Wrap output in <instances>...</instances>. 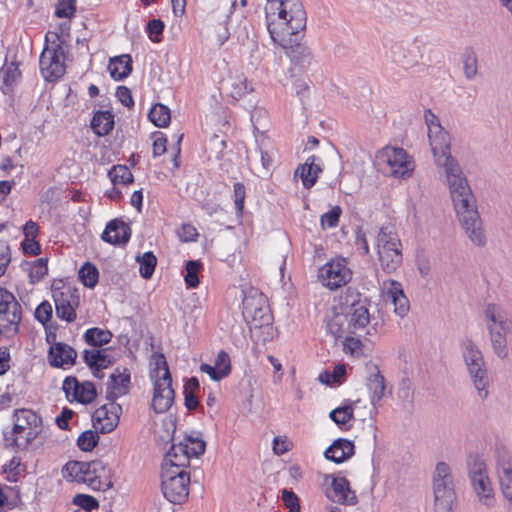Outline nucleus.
Returning a JSON list of instances; mask_svg holds the SVG:
<instances>
[{"mask_svg": "<svg viewBox=\"0 0 512 512\" xmlns=\"http://www.w3.org/2000/svg\"><path fill=\"white\" fill-rule=\"evenodd\" d=\"M435 165L443 170L454 210L461 228L470 242L478 247L487 243L476 198L458 161L451 155L450 136L442 127L428 133Z\"/></svg>", "mask_w": 512, "mask_h": 512, "instance_id": "f257e3e1", "label": "nucleus"}, {"mask_svg": "<svg viewBox=\"0 0 512 512\" xmlns=\"http://www.w3.org/2000/svg\"><path fill=\"white\" fill-rule=\"evenodd\" d=\"M267 30L272 41L289 47L293 35L306 28L307 15L301 0H274L265 7Z\"/></svg>", "mask_w": 512, "mask_h": 512, "instance_id": "f03ea898", "label": "nucleus"}, {"mask_svg": "<svg viewBox=\"0 0 512 512\" xmlns=\"http://www.w3.org/2000/svg\"><path fill=\"white\" fill-rule=\"evenodd\" d=\"M460 349L467 372L478 397L482 400L487 399L489 396L490 379L482 351L470 338H465L460 342Z\"/></svg>", "mask_w": 512, "mask_h": 512, "instance_id": "7ed1b4c3", "label": "nucleus"}, {"mask_svg": "<svg viewBox=\"0 0 512 512\" xmlns=\"http://www.w3.org/2000/svg\"><path fill=\"white\" fill-rule=\"evenodd\" d=\"M14 425L10 433H4L7 447L25 449L41 432V417L30 409L16 410Z\"/></svg>", "mask_w": 512, "mask_h": 512, "instance_id": "20e7f679", "label": "nucleus"}, {"mask_svg": "<svg viewBox=\"0 0 512 512\" xmlns=\"http://www.w3.org/2000/svg\"><path fill=\"white\" fill-rule=\"evenodd\" d=\"M154 368L150 376L154 381V392L151 406L156 413H165L174 403L172 378L166 358L163 354L155 355Z\"/></svg>", "mask_w": 512, "mask_h": 512, "instance_id": "39448f33", "label": "nucleus"}, {"mask_svg": "<svg viewBox=\"0 0 512 512\" xmlns=\"http://www.w3.org/2000/svg\"><path fill=\"white\" fill-rule=\"evenodd\" d=\"M186 468L174 466L164 458L161 489L164 497L173 504H182L189 496L190 474Z\"/></svg>", "mask_w": 512, "mask_h": 512, "instance_id": "423d86ee", "label": "nucleus"}, {"mask_svg": "<svg viewBox=\"0 0 512 512\" xmlns=\"http://www.w3.org/2000/svg\"><path fill=\"white\" fill-rule=\"evenodd\" d=\"M46 45L39 59L40 71L47 81H55L65 73L63 41L55 32L45 36Z\"/></svg>", "mask_w": 512, "mask_h": 512, "instance_id": "0eeeda50", "label": "nucleus"}, {"mask_svg": "<svg viewBox=\"0 0 512 512\" xmlns=\"http://www.w3.org/2000/svg\"><path fill=\"white\" fill-rule=\"evenodd\" d=\"M341 310L349 319L352 326V332L357 336L366 330L370 323V300L363 297L360 293L352 289H347L345 295L341 297Z\"/></svg>", "mask_w": 512, "mask_h": 512, "instance_id": "6e6552de", "label": "nucleus"}, {"mask_svg": "<svg viewBox=\"0 0 512 512\" xmlns=\"http://www.w3.org/2000/svg\"><path fill=\"white\" fill-rule=\"evenodd\" d=\"M435 512H452L455 500L453 477L445 462L437 463L433 476Z\"/></svg>", "mask_w": 512, "mask_h": 512, "instance_id": "1a4fd4ad", "label": "nucleus"}, {"mask_svg": "<svg viewBox=\"0 0 512 512\" xmlns=\"http://www.w3.org/2000/svg\"><path fill=\"white\" fill-rule=\"evenodd\" d=\"M467 469L471 485L479 501L487 507H492L495 503L494 491L484 460L476 455L469 456Z\"/></svg>", "mask_w": 512, "mask_h": 512, "instance_id": "9d476101", "label": "nucleus"}, {"mask_svg": "<svg viewBox=\"0 0 512 512\" xmlns=\"http://www.w3.org/2000/svg\"><path fill=\"white\" fill-rule=\"evenodd\" d=\"M206 442L199 434L188 435L177 444H173L166 453V461L177 467H188L190 458L199 457L205 452Z\"/></svg>", "mask_w": 512, "mask_h": 512, "instance_id": "9b49d317", "label": "nucleus"}, {"mask_svg": "<svg viewBox=\"0 0 512 512\" xmlns=\"http://www.w3.org/2000/svg\"><path fill=\"white\" fill-rule=\"evenodd\" d=\"M22 319V307L15 296L0 288V333L16 335Z\"/></svg>", "mask_w": 512, "mask_h": 512, "instance_id": "f8f14e48", "label": "nucleus"}, {"mask_svg": "<svg viewBox=\"0 0 512 512\" xmlns=\"http://www.w3.org/2000/svg\"><path fill=\"white\" fill-rule=\"evenodd\" d=\"M378 158L386 164L385 173L395 178L410 177L414 170V162L403 148L387 146Z\"/></svg>", "mask_w": 512, "mask_h": 512, "instance_id": "ddd939ff", "label": "nucleus"}, {"mask_svg": "<svg viewBox=\"0 0 512 512\" xmlns=\"http://www.w3.org/2000/svg\"><path fill=\"white\" fill-rule=\"evenodd\" d=\"M318 278L330 290L346 285L352 279V271L345 258L337 257L319 269Z\"/></svg>", "mask_w": 512, "mask_h": 512, "instance_id": "4468645a", "label": "nucleus"}, {"mask_svg": "<svg viewBox=\"0 0 512 512\" xmlns=\"http://www.w3.org/2000/svg\"><path fill=\"white\" fill-rule=\"evenodd\" d=\"M495 461L500 491L507 501L508 512H512V456L510 451L504 446L497 447Z\"/></svg>", "mask_w": 512, "mask_h": 512, "instance_id": "2eb2a0df", "label": "nucleus"}, {"mask_svg": "<svg viewBox=\"0 0 512 512\" xmlns=\"http://www.w3.org/2000/svg\"><path fill=\"white\" fill-rule=\"evenodd\" d=\"M423 45L419 38L393 42L389 47L391 60L402 68L413 67L422 58Z\"/></svg>", "mask_w": 512, "mask_h": 512, "instance_id": "dca6fc26", "label": "nucleus"}, {"mask_svg": "<svg viewBox=\"0 0 512 512\" xmlns=\"http://www.w3.org/2000/svg\"><path fill=\"white\" fill-rule=\"evenodd\" d=\"M55 311L58 318L66 322H73L76 319V308L80 304V295L75 287L63 286L53 291Z\"/></svg>", "mask_w": 512, "mask_h": 512, "instance_id": "f3484780", "label": "nucleus"}, {"mask_svg": "<svg viewBox=\"0 0 512 512\" xmlns=\"http://www.w3.org/2000/svg\"><path fill=\"white\" fill-rule=\"evenodd\" d=\"M108 401L107 404L100 406L92 414L93 427L101 433L113 431L117 427L122 413L121 405L113 400Z\"/></svg>", "mask_w": 512, "mask_h": 512, "instance_id": "a211bd4d", "label": "nucleus"}, {"mask_svg": "<svg viewBox=\"0 0 512 512\" xmlns=\"http://www.w3.org/2000/svg\"><path fill=\"white\" fill-rule=\"evenodd\" d=\"M386 300L394 306V312L404 317L409 311V301L404 294L402 285L398 281L388 280L383 282Z\"/></svg>", "mask_w": 512, "mask_h": 512, "instance_id": "6ab92c4d", "label": "nucleus"}, {"mask_svg": "<svg viewBox=\"0 0 512 512\" xmlns=\"http://www.w3.org/2000/svg\"><path fill=\"white\" fill-rule=\"evenodd\" d=\"M331 486V490L327 492V497L330 500L344 505H355L357 503V496L351 490L350 483L345 477H332Z\"/></svg>", "mask_w": 512, "mask_h": 512, "instance_id": "aec40b11", "label": "nucleus"}, {"mask_svg": "<svg viewBox=\"0 0 512 512\" xmlns=\"http://www.w3.org/2000/svg\"><path fill=\"white\" fill-rule=\"evenodd\" d=\"M131 237L130 226L120 219L109 221L101 234L104 242L113 245H125Z\"/></svg>", "mask_w": 512, "mask_h": 512, "instance_id": "412c9836", "label": "nucleus"}, {"mask_svg": "<svg viewBox=\"0 0 512 512\" xmlns=\"http://www.w3.org/2000/svg\"><path fill=\"white\" fill-rule=\"evenodd\" d=\"M131 384V376L128 369L124 368L122 371L117 368L110 375L107 382V400L116 401L120 396L126 395L129 392Z\"/></svg>", "mask_w": 512, "mask_h": 512, "instance_id": "4be33fe9", "label": "nucleus"}, {"mask_svg": "<svg viewBox=\"0 0 512 512\" xmlns=\"http://www.w3.org/2000/svg\"><path fill=\"white\" fill-rule=\"evenodd\" d=\"M62 474L69 481L85 483L95 489L96 480L91 476L89 462L70 461L63 467Z\"/></svg>", "mask_w": 512, "mask_h": 512, "instance_id": "5701e85b", "label": "nucleus"}, {"mask_svg": "<svg viewBox=\"0 0 512 512\" xmlns=\"http://www.w3.org/2000/svg\"><path fill=\"white\" fill-rule=\"evenodd\" d=\"M77 357L76 351L69 345L57 342L49 349L48 359L51 366L64 367L73 365Z\"/></svg>", "mask_w": 512, "mask_h": 512, "instance_id": "b1692460", "label": "nucleus"}, {"mask_svg": "<svg viewBox=\"0 0 512 512\" xmlns=\"http://www.w3.org/2000/svg\"><path fill=\"white\" fill-rule=\"evenodd\" d=\"M354 453L353 442L344 438H339L326 449L324 456L326 459L339 464L351 458Z\"/></svg>", "mask_w": 512, "mask_h": 512, "instance_id": "393cba45", "label": "nucleus"}, {"mask_svg": "<svg viewBox=\"0 0 512 512\" xmlns=\"http://www.w3.org/2000/svg\"><path fill=\"white\" fill-rule=\"evenodd\" d=\"M326 327L327 331L335 339H344L348 335H356L355 332H352V326L350 325L349 319L343 310L339 313H334L329 317Z\"/></svg>", "mask_w": 512, "mask_h": 512, "instance_id": "a878e982", "label": "nucleus"}, {"mask_svg": "<svg viewBox=\"0 0 512 512\" xmlns=\"http://www.w3.org/2000/svg\"><path fill=\"white\" fill-rule=\"evenodd\" d=\"M484 318L487 324H492L504 332L512 331V320H508L504 309L495 303H489L484 309Z\"/></svg>", "mask_w": 512, "mask_h": 512, "instance_id": "bb28decb", "label": "nucleus"}, {"mask_svg": "<svg viewBox=\"0 0 512 512\" xmlns=\"http://www.w3.org/2000/svg\"><path fill=\"white\" fill-rule=\"evenodd\" d=\"M319 158L316 156H310L306 159L305 163L302 164L295 172L297 176L299 174L302 183L305 188L309 189L317 181L319 173L322 172V168L319 163Z\"/></svg>", "mask_w": 512, "mask_h": 512, "instance_id": "cd10ccee", "label": "nucleus"}, {"mask_svg": "<svg viewBox=\"0 0 512 512\" xmlns=\"http://www.w3.org/2000/svg\"><path fill=\"white\" fill-rule=\"evenodd\" d=\"M302 33L293 35L291 46L283 47L291 57L292 62L299 65L302 69L308 67L311 63L312 55L308 47L299 43Z\"/></svg>", "mask_w": 512, "mask_h": 512, "instance_id": "c85d7f7f", "label": "nucleus"}, {"mask_svg": "<svg viewBox=\"0 0 512 512\" xmlns=\"http://www.w3.org/2000/svg\"><path fill=\"white\" fill-rule=\"evenodd\" d=\"M108 348L84 350V362L90 368H96V371L103 370L110 366L113 362L112 357L108 354Z\"/></svg>", "mask_w": 512, "mask_h": 512, "instance_id": "c756f323", "label": "nucleus"}, {"mask_svg": "<svg viewBox=\"0 0 512 512\" xmlns=\"http://www.w3.org/2000/svg\"><path fill=\"white\" fill-rule=\"evenodd\" d=\"M108 70L111 77L120 81L130 75L132 72V58L128 54H123L110 59Z\"/></svg>", "mask_w": 512, "mask_h": 512, "instance_id": "7c9ffc66", "label": "nucleus"}, {"mask_svg": "<svg viewBox=\"0 0 512 512\" xmlns=\"http://www.w3.org/2000/svg\"><path fill=\"white\" fill-rule=\"evenodd\" d=\"M378 260L381 269L385 273H393L402 264V250L395 249H377Z\"/></svg>", "mask_w": 512, "mask_h": 512, "instance_id": "2f4dec72", "label": "nucleus"}, {"mask_svg": "<svg viewBox=\"0 0 512 512\" xmlns=\"http://www.w3.org/2000/svg\"><path fill=\"white\" fill-rule=\"evenodd\" d=\"M90 473L93 477V480H96V485L94 490L105 491L109 489L112 484L109 478V469L105 466V464L100 460H95L89 462Z\"/></svg>", "mask_w": 512, "mask_h": 512, "instance_id": "473e14b6", "label": "nucleus"}, {"mask_svg": "<svg viewBox=\"0 0 512 512\" xmlns=\"http://www.w3.org/2000/svg\"><path fill=\"white\" fill-rule=\"evenodd\" d=\"M114 127V115L110 111H98L91 120V128L98 136L108 135Z\"/></svg>", "mask_w": 512, "mask_h": 512, "instance_id": "72a5a7b5", "label": "nucleus"}, {"mask_svg": "<svg viewBox=\"0 0 512 512\" xmlns=\"http://www.w3.org/2000/svg\"><path fill=\"white\" fill-rule=\"evenodd\" d=\"M487 330L489 332L490 341L494 350V353L501 359L508 356L506 333L498 327L492 324H487Z\"/></svg>", "mask_w": 512, "mask_h": 512, "instance_id": "f704fd0d", "label": "nucleus"}, {"mask_svg": "<svg viewBox=\"0 0 512 512\" xmlns=\"http://www.w3.org/2000/svg\"><path fill=\"white\" fill-rule=\"evenodd\" d=\"M402 250L398 234L392 226H383L377 235V249Z\"/></svg>", "mask_w": 512, "mask_h": 512, "instance_id": "c9c22d12", "label": "nucleus"}, {"mask_svg": "<svg viewBox=\"0 0 512 512\" xmlns=\"http://www.w3.org/2000/svg\"><path fill=\"white\" fill-rule=\"evenodd\" d=\"M373 370L368 377L367 387L371 392V401L374 403L384 396L385 380L377 366H374Z\"/></svg>", "mask_w": 512, "mask_h": 512, "instance_id": "e433bc0d", "label": "nucleus"}, {"mask_svg": "<svg viewBox=\"0 0 512 512\" xmlns=\"http://www.w3.org/2000/svg\"><path fill=\"white\" fill-rule=\"evenodd\" d=\"M83 337L88 345L101 347L108 344L111 341L113 335L109 330L93 327L86 330Z\"/></svg>", "mask_w": 512, "mask_h": 512, "instance_id": "4c0bfd02", "label": "nucleus"}, {"mask_svg": "<svg viewBox=\"0 0 512 512\" xmlns=\"http://www.w3.org/2000/svg\"><path fill=\"white\" fill-rule=\"evenodd\" d=\"M267 304L266 297L258 291L250 292L245 295L242 301V314L243 316L251 315L256 309Z\"/></svg>", "mask_w": 512, "mask_h": 512, "instance_id": "58836bf2", "label": "nucleus"}, {"mask_svg": "<svg viewBox=\"0 0 512 512\" xmlns=\"http://www.w3.org/2000/svg\"><path fill=\"white\" fill-rule=\"evenodd\" d=\"M244 318L249 321L254 328L268 326L272 322V315L268 304L259 307L255 312H251V315H247Z\"/></svg>", "mask_w": 512, "mask_h": 512, "instance_id": "ea45409f", "label": "nucleus"}, {"mask_svg": "<svg viewBox=\"0 0 512 512\" xmlns=\"http://www.w3.org/2000/svg\"><path fill=\"white\" fill-rule=\"evenodd\" d=\"M96 396V388L92 382H78V387L76 389V393L75 396L73 397V400L82 404H89L95 400Z\"/></svg>", "mask_w": 512, "mask_h": 512, "instance_id": "a19ab883", "label": "nucleus"}, {"mask_svg": "<svg viewBox=\"0 0 512 512\" xmlns=\"http://www.w3.org/2000/svg\"><path fill=\"white\" fill-rule=\"evenodd\" d=\"M150 121L158 127H165L169 124L171 115L170 110L163 104H155L148 115Z\"/></svg>", "mask_w": 512, "mask_h": 512, "instance_id": "79ce46f5", "label": "nucleus"}, {"mask_svg": "<svg viewBox=\"0 0 512 512\" xmlns=\"http://www.w3.org/2000/svg\"><path fill=\"white\" fill-rule=\"evenodd\" d=\"M108 176L114 185L117 184H130L133 182V174L130 169L125 165H115L109 172Z\"/></svg>", "mask_w": 512, "mask_h": 512, "instance_id": "37998d69", "label": "nucleus"}, {"mask_svg": "<svg viewBox=\"0 0 512 512\" xmlns=\"http://www.w3.org/2000/svg\"><path fill=\"white\" fill-rule=\"evenodd\" d=\"M79 278L84 286L94 288L99 279V272L96 266L86 262L79 270Z\"/></svg>", "mask_w": 512, "mask_h": 512, "instance_id": "c03bdc74", "label": "nucleus"}, {"mask_svg": "<svg viewBox=\"0 0 512 512\" xmlns=\"http://www.w3.org/2000/svg\"><path fill=\"white\" fill-rule=\"evenodd\" d=\"M139 262V272L144 279H150L155 271L157 264L156 256L152 252H145L142 256L137 257Z\"/></svg>", "mask_w": 512, "mask_h": 512, "instance_id": "a18cd8bd", "label": "nucleus"}, {"mask_svg": "<svg viewBox=\"0 0 512 512\" xmlns=\"http://www.w3.org/2000/svg\"><path fill=\"white\" fill-rule=\"evenodd\" d=\"M47 258H39L30 263L29 278L31 283H37L48 273Z\"/></svg>", "mask_w": 512, "mask_h": 512, "instance_id": "49530a36", "label": "nucleus"}, {"mask_svg": "<svg viewBox=\"0 0 512 512\" xmlns=\"http://www.w3.org/2000/svg\"><path fill=\"white\" fill-rule=\"evenodd\" d=\"M98 430H87L80 434L77 440V445L82 451H92L98 444L99 436Z\"/></svg>", "mask_w": 512, "mask_h": 512, "instance_id": "de8ad7c7", "label": "nucleus"}, {"mask_svg": "<svg viewBox=\"0 0 512 512\" xmlns=\"http://www.w3.org/2000/svg\"><path fill=\"white\" fill-rule=\"evenodd\" d=\"M200 268L201 263L199 261L190 260L186 263L185 282L188 287L196 288L199 285L198 272Z\"/></svg>", "mask_w": 512, "mask_h": 512, "instance_id": "09e8293b", "label": "nucleus"}, {"mask_svg": "<svg viewBox=\"0 0 512 512\" xmlns=\"http://www.w3.org/2000/svg\"><path fill=\"white\" fill-rule=\"evenodd\" d=\"M73 504L77 505L83 512H91L99 507L96 498L86 494H77L73 498Z\"/></svg>", "mask_w": 512, "mask_h": 512, "instance_id": "8fccbe9b", "label": "nucleus"}, {"mask_svg": "<svg viewBox=\"0 0 512 512\" xmlns=\"http://www.w3.org/2000/svg\"><path fill=\"white\" fill-rule=\"evenodd\" d=\"M353 417V407L345 405L330 412V418L338 425L346 424Z\"/></svg>", "mask_w": 512, "mask_h": 512, "instance_id": "3c124183", "label": "nucleus"}, {"mask_svg": "<svg viewBox=\"0 0 512 512\" xmlns=\"http://www.w3.org/2000/svg\"><path fill=\"white\" fill-rule=\"evenodd\" d=\"M463 71L464 75L468 80H472L478 73L477 57L473 52H470L464 56L463 59Z\"/></svg>", "mask_w": 512, "mask_h": 512, "instance_id": "603ef678", "label": "nucleus"}, {"mask_svg": "<svg viewBox=\"0 0 512 512\" xmlns=\"http://www.w3.org/2000/svg\"><path fill=\"white\" fill-rule=\"evenodd\" d=\"M342 213L340 206H334L330 211L321 216L320 223L323 228H335L338 226L339 219Z\"/></svg>", "mask_w": 512, "mask_h": 512, "instance_id": "864d4df0", "label": "nucleus"}, {"mask_svg": "<svg viewBox=\"0 0 512 512\" xmlns=\"http://www.w3.org/2000/svg\"><path fill=\"white\" fill-rule=\"evenodd\" d=\"M165 25L160 19H152L147 23L146 31L151 41L158 43L161 41V35Z\"/></svg>", "mask_w": 512, "mask_h": 512, "instance_id": "5fc2aeb1", "label": "nucleus"}, {"mask_svg": "<svg viewBox=\"0 0 512 512\" xmlns=\"http://www.w3.org/2000/svg\"><path fill=\"white\" fill-rule=\"evenodd\" d=\"M76 12V1H62L55 10V15L60 18H71Z\"/></svg>", "mask_w": 512, "mask_h": 512, "instance_id": "6e6d98bb", "label": "nucleus"}, {"mask_svg": "<svg viewBox=\"0 0 512 512\" xmlns=\"http://www.w3.org/2000/svg\"><path fill=\"white\" fill-rule=\"evenodd\" d=\"M52 305L48 301H43L35 310V318L42 324H46L52 318Z\"/></svg>", "mask_w": 512, "mask_h": 512, "instance_id": "4d7b16f0", "label": "nucleus"}, {"mask_svg": "<svg viewBox=\"0 0 512 512\" xmlns=\"http://www.w3.org/2000/svg\"><path fill=\"white\" fill-rule=\"evenodd\" d=\"M11 261L10 246L6 240L0 239V277L4 275Z\"/></svg>", "mask_w": 512, "mask_h": 512, "instance_id": "13d9d810", "label": "nucleus"}, {"mask_svg": "<svg viewBox=\"0 0 512 512\" xmlns=\"http://www.w3.org/2000/svg\"><path fill=\"white\" fill-rule=\"evenodd\" d=\"M246 197L245 187L242 183L234 184V203L237 214H241L244 210V201Z\"/></svg>", "mask_w": 512, "mask_h": 512, "instance_id": "bf43d9fd", "label": "nucleus"}, {"mask_svg": "<svg viewBox=\"0 0 512 512\" xmlns=\"http://www.w3.org/2000/svg\"><path fill=\"white\" fill-rule=\"evenodd\" d=\"M214 365L218 368L219 371L223 372L222 375H229L231 372V362L229 354L221 350L215 360Z\"/></svg>", "mask_w": 512, "mask_h": 512, "instance_id": "052dcab7", "label": "nucleus"}, {"mask_svg": "<svg viewBox=\"0 0 512 512\" xmlns=\"http://www.w3.org/2000/svg\"><path fill=\"white\" fill-rule=\"evenodd\" d=\"M282 501L286 508L289 510L300 509V503L298 496L291 490H282Z\"/></svg>", "mask_w": 512, "mask_h": 512, "instance_id": "680f3d73", "label": "nucleus"}, {"mask_svg": "<svg viewBox=\"0 0 512 512\" xmlns=\"http://www.w3.org/2000/svg\"><path fill=\"white\" fill-rule=\"evenodd\" d=\"M77 387L78 380L76 379V377L68 376L64 379L62 389L66 395V398L69 401H73V397L75 396Z\"/></svg>", "mask_w": 512, "mask_h": 512, "instance_id": "e2e57ef3", "label": "nucleus"}, {"mask_svg": "<svg viewBox=\"0 0 512 512\" xmlns=\"http://www.w3.org/2000/svg\"><path fill=\"white\" fill-rule=\"evenodd\" d=\"M116 96L124 106L130 108L134 105L131 91L126 86H119L116 91Z\"/></svg>", "mask_w": 512, "mask_h": 512, "instance_id": "0e129e2a", "label": "nucleus"}, {"mask_svg": "<svg viewBox=\"0 0 512 512\" xmlns=\"http://www.w3.org/2000/svg\"><path fill=\"white\" fill-rule=\"evenodd\" d=\"M180 238L185 241H194L198 236L197 230L190 224H183L179 232Z\"/></svg>", "mask_w": 512, "mask_h": 512, "instance_id": "69168bd1", "label": "nucleus"}, {"mask_svg": "<svg viewBox=\"0 0 512 512\" xmlns=\"http://www.w3.org/2000/svg\"><path fill=\"white\" fill-rule=\"evenodd\" d=\"M200 370L203 373L208 374L210 376V378L214 381H219V380L227 377V375H222L223 372L219 371L215 365L212 366V365L203 363L200 366Z\"/></svg>", "mask_w": 512, "mask_h": 512, "instance_id": "338daca9", "label": "nucleus"}, {"mask_svg": "<svg viewBox=\"0 0 512 512\" xmlns=\"http://www.w3.org/2000/svg\"><path fill=\"white\" fill-rule=\"evenodd\" d=\"M23 251L26 254H30L32 256H37L41 252L40 244L34 239H26L22 243Z\"/></svg>", "mask_w": 512, "mask_h": 512, "instance_id": "774afa93", "label": "nucleus"}]
</instances>
